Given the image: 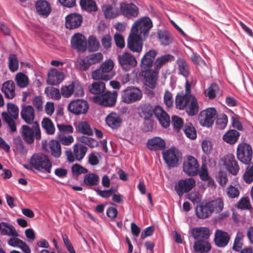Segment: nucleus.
Here are the masks:
<instances>
[{"label": "nucleus", "instance_id": "obj_57", "mask_svg": "<svg viewBox=\"0 0 253 253\" xmlns=\"http://www.w3.org/2000/svg\"><path fill=\"white\" fill-rule=\"evenodd\" d=\"M198 172L201 180L204 181L209 180L210 184L211 185L214 184V181L211 178L209 174L208 169L205 165H203L201 167V170Z\"/></svg>", "mask_w": 253, "mask_h": 253}, {"label": "nucleus", "instance_id": "obj_32", "mask_svg": "<svg viewBox=\"0 0 253 253\" xmlns=\"http://www.w3.org/2000/svg\"><path fill=\"white\" fill-rule=\"evenodd\" d=\"M106 90L105 84L101 81L93 82L88 86V90L94 96H100L103 94Z\"/></svg>", "mask_w": 253, "mask_h": 253}, {"label": "nucleus", "instance_id": "obj_27", "mask_svg": "<svg viewBox=\"0 0 253 253\" xmlns=\"http://www.w3.org/2000/svg\"><path fill=\"white\" fill-rule=\"evenodd\" d=\"M147 147L151 151L162 150L166 147V143L161 137L156 136L147 141Z\"/></svg>", "mask_w": 253, "mask_h": 253}, {"label": "nucleus", "instance_id": "obj_33", "mask_svg": "<svg viewBox=\"0 0 253 253\" xmlns=\"http://www.w3.org/2000/svg\"><path fill=\"white\" fill-rule=\"evenodd\" d=\"M48 144L49 151L46 149H45L44 147H43V149L45 151L49 152L51 156L55 158H59L62 154L60 143L57 140H51L49 142Z\"/></svg>", "mask_w": 253, "mask_h": 253}, {"label": "nucleus", "instance_id": "obj_29", "mask_svg": "<svg viewBox=\"0 0 253 253\" xmlns=\"http://www.w3.org/2000/svg\"><path fill=\"white\" fill-rule=\"evenodd\" d=\"M107 125L113 129L118 128L121 125L122 120L120 116L116 113H110L106 118Z\"/></svg>", "mask_w": 253, "mask_h": 253}, {"label": "nucleus", "instance_id": "obj_20", "mask_svg": "<svg viewBox=\"0 0 253 253\" xmlns=\"http://www.w3.org/2000/svg\"><path fill=\"white\" fill-rule=\"evenodd\" d=\"M157 55V52L151 49L147 52L141 60L140 66L142 70L150 69L154 64V61Z\"/></svg>", "mask_w": 253, "mask_h": 253}, {"label": "nucleus", "instance_id": "obj_61", "mask_svg": "<svg viewBox=\"0 0 253 253\" xmlns=\"http://www.w3.org/2000/svg\"><path fill=\"white\" fill-rule=\"evenodd\" d=\"M171 123L174 128L177 131H179L183 125V121L182 119L177 116H173L172 117Z\"/></svg>", "mask_w": 253, "mask_h": 253}, {"label": "nucleus", "instance_id": "obj_31", "mask_svg": "<svg viewBox=\"0 0 253 253\" xmlns=\"http://www.w3.org/2000/svg\"><path fill=\"white\" fill-rule=\"evenodd\" d=\"M191 234L195 240L202 238L207 239L210 237V230L207 227H195L191 229Z\"/></svg>", "mask_w": 253, "mask_h": 253}, {"label": "nucleus", "instance_id": "obj_42", "mask_svg": "<svg viewBox=\"0 0 253 253\" xmlns=\"http://www.w3.org/2000/svg\"><path fill=\"white\" fill-rule=\"evenodd\" d=\"M80 4L83 9L88 12H96L98 10L97 4L93 0H80Z\"/></svg>", "mask_w": 253, "mask_h": 253}, {"label": "nucleus", "instance_id": "obj_45", "mask_svg": "<svg viewBox=\"0 0 253 253\" xmlns=\"http://www.w3.org/2000/svg\"><path fill=\"white\" fill-rule=\"evenodd\" d=\"M0 230L3 235L12 236L15 237L18 236V234L15 228L12 225H9L6 222L1 223Z\"/></svg>", "mask_w": 253, "mask_h": 253}, {"label": "nucleus", "instance_id": "obj_46", "mask_svg": "<svg viewBox=\"0 0 253 253\" xmlns=\"http://www.w3.org/2000/svg\"><path fill=\"white\" fill-rule=\"evenodd\" d=\"M42 126L46 133L51 135L54 133L55 128L52 121L48 118H44L42 122Z\"/></svg>", "mask_w": 253, "mask_h": 253}, {"label": "nucleus", "instance_id": "obj_44", "mask_svg": "<svg viewBox=\"0 0 253 253\" xmlns=\"http://www.w3.org/2000/svg\"><path fill=\"white\" fill-rule=\"evenodd\" d=\"M199 106L195 96L192 97V100L186 107V112L188 115L193 116L199 112Z\"/></svg>", "mask_w": 253, "mask_h": 253}, {"label": "nucleus", "instance_id": "obj_63", "mask_svg": "<svg viewBox=\"0 0 253 253\" xmlns=\"http://www.w3.org/2000/svg\"><path fill=\"white\" fill-rule=\"evenodd\" d=\"M112 37L109 35H105L101 39V43L103 48L106 50H109L112 46Z\"/></svg>", "mask_w": 253, "mask_h": 253}, {"label": "nucleus", "instance_id": "obj_24", "mask_svg": "<svg viewBox=\"0 0 253 253\" xmlns=\"http://www.w3.org/2000/svg\"><path fill=\"white\" fill-rule=\"evenodd\" d=\"M230 240V237L227 232L218 229L214 234V241L218 247L223 248L226 246Z\"/></svg>", "mask_w": 253, "mask_h": 253}, {"label": "nucleus", "instance_id": "obj_14", "mask_svg": "<svg viewBox=\"0 0 253 253\" xmlns=\"http://www.w3.org/2000/svg\"><path fill=\"white\" fill-rule=\"evenodd\" d=\"M118 59L122 69L126 71L129 70L137 64L134 57L127 52H124L122 54L119 55Z\"/></svg>", "mask_w": 253, "mask_h": 253}, {"label": "nucleus", "instance_id": "obj_62", "mask_svg": "<svg viewBox=\"0 0 253 253\" xmlns=\"http://www.w3.org/2000/svg\"><path fill=\"white\" fill-rule=\"evenodd\" d=\"M75 85L71 84L68 85H65L61 88V94L66 97H69L72 95L74 92Z\"/></svg>", "mask_w": 253, "mask_h": 253}, {"label": "nucleus", "instance_id": "obj_7", "mask_svg": "<svg viewBox=\"0 0 253 253\" xmlns=\"http://www.w3.org/2000/svg\"><path fill=\"white\" fill-rule=\"evenodd\" d=\"M237 158L242 163L248 165L251 163L253 158V149L247 143H239L237 148Z\"/></svg>", "mask_w": 253, "mask_h": 253}, {"label": "nucleus", "instance_id": "obj_56", "mask_svg": "<svg viewBox=\"0 0 253 253\" xmlns=\"http://www.w3.org/2000/svg\"><path fill=\"white\" fill-rule=\"evenodd\" d=\"M86 58L89 64L92 65L100 62L103 59V56L101 53L97 52L89 54Z\"/></svg>", "mask_w": 253, "mask_h": 253}, {"label": "nucleus", "instance_id": "obj_34", "mask_svg": "<svg viewBox=\"0 0 253 253\" xmlns=\"http://www.w3.org/2000/svg\"><path fill=\"white\" fill-rule=\"evenodd\" d=\"M177 65L178 74L187 78L190 74L189 65L186 60L183 58H178L176 60Z\"/></svg>", "mask_w": 253, "mask_h": 253}, {"label": "nucleus", "instance_id": "obj_37", "mask_svg": "<svg viewBox=\"0 0 253 253\" xmlns=\"http://www.w3.org/2000/svg\"><path fill=\"white\" fill-rule=\"evenodd\" d=\"M211 249L210 243L204 240H199L194 243V250L196 253H207Z\"/></svg>", "mask_w": 253, "mask_h": 253}, {"label": "nucleus", "instance_id": "obj_53", "mask_svg": "<svg viewBox=\"0 0 253 253\" xmlns=\"http://www.w3.org/2000/svg\"><path fill=\"white\" fill-rule=\"evenodd\" d=\"M17 85L21 88L26 87L28 85V78L23 73H18L15 78Z\"/></svg>", "mask_w": 253, "mask_h": 253}, {"label": "nucleus", "instance_id": "obj_28", "mask_svg": "<svg viewBox=\"0 0 253 253\" xmlns=\"http://www.w3.org/2000/svg\"><path fill=\"white\" fill-rule=\"evenodd\" d=\"M194 95L178 94L175 97V105L179 110H183L186 108L192 100Z\"/></svg>", "mask_w": 253, "mask_h": 253}, {"label": "nucleus", "instance_id": "obj_10", "mask_svg": "<svg viewBox=\"0 0 253 253\" xmlns=\"http://www.w3.org/2000/svg\"><path fill=\"white\" fill-rule=\"evenodd\" d=\"M196 181L193 178H185L178 181L175 185V190L179 197L184 193H188L195 186Z\"/></svg>", "mask_w": 253, "mask_h": 253}, {"label": "nucleus", "instance_id": "obj_12", "mask_svg": "<svg viewBox=\"0 0 253 253\" xmlns=\"http://www.w3.org/2000/svg\"><path fill=\"white\" fill-rule=\"evenodd\" d=\"M143 40V37L131 32L127 41V47L133 52L139 53L142 49Z\"/></svg>", "mask_w": 253, "mask_h": 253}, {"label": "nucleus", "instance_id": "obj_58", "mask_svg": "<svg viewBox=\"0 0 253 253\" xmlns=\"http://www.w3.org/2000/svg\"><path fill=\"white\" fill-rule=\"evenodd\" d=\"M18 61L15 54H12L9 57V68L12 72H15L18 68Z\"/></svg>", "mask_w": 253, "mask_h": 253}, {"label": "nucleus", "instance_id": "obj_50", "mask_svg": "<svg viewBox=\"0 0 253 253\" xmlns=\"http://www.w3.org/2000/svg\"><path fill=\"white\" fill-rule=\"evenodd\" d=\"M91 76L92 79L94 80H103L105 81L109 80L108 78V75L105 73L100 66L99 68L96 69L92 72Z\"/></svg>", "mask_w": 253, "mask_h": 253}, {"label": "nucleus", "instance_id": "obj_1", "mask_svg": "<svg viewBox=\"0 0 253 253\" xmlns=\"http://www.w3.org/2000/svg\"><path fill=\"white\" fill-rule=\"evenodd\" d=\"M152 27L153 23L151 19L148 16L142 17L133 23L131 32L146 40Z\"/></svg>", "mask_w": 253, "mask_h": 253}, {"label": "nucleus", "instance_id": "obj_25", "mask_svg": "<svg viewBox=\"0 0 253 253\" xmlns=\"http://www.w3.org/2000/svg\"><path fill=\"white\" fill-rule=\"evenodd\" d=\"M20 114L22 119L26 123L33 125L35 122H34L35 118V111L31 105H22Z\"/></svg>", "mask_w": 253, "mask_h": 253}, {"label": "nucleus", "instance_id": "obj_38", "mask_svg": "<svg viewBox=\"0 0 253 253\" xmlns=\"http://www.w3.org/2000/svg\"><path fill=\"white\" fill-rule=\"evenodd\" d=\"M174 60L173 55L168 54L158 57L154 62V68L159 71V69L166 63Z\"/></svg>", "mask_w": 253, "mask_h": 253}, {"label": "nucleus", "instance_id": "obj_9", "mask_svg": "<svg viewBox=\"0 0 253 253\" xmlns=\"http://www.w3.org/2000/svg\"><path fill=\"white\" fill-rule=\"evenodd\" d=\"M68 110L72 113L79 115L85 114L89 109L88 102L83 99H78L72 101L68 105Z\"/></svg>", "mask_w": 253, "mask_h": 253}, {"label": "nucleus", "instance_id": "obj_22", "mask_svg": "<svg viewBox=\"0 0 253 253\" xmlns=\"http://www.w3.org/2000/svg\"><path fill=\"white\" fill-rule=\"evenodd\" d=\"M154 114L162 126L167 128L169 126V116L162 107L159 106H156L154 109Z\"/></svg>", "mask_w": 253, "mask_h": 253}, {"label": "nucleus", "instance_id": "obj_23", "mask_svg": "<svg viewBox=\"0 0 253 253\" xmlns=\"http://www.w3.org/2000/svg\"><path fill=\"white\" fill-rule=\"evenodd\" d=\"M66 27L69 29L78 28L83 22V17L80 14L74 13L68 15L65 18Z\"/></svg>", "mask_w": 253, "mask_h": 253}, {"label": "nucleus", "instance_id": "obj_60", "mask_svg": "<svg viewBox=\"0 0 253 253\" xmlns=\"http://www.w3.org/2000/svg\"><path fill=\"white\" fill-rule=\"evenodd\" d=\"M227 195L230 198H237L240 195L239 189L232 185H229L226 190Z\"/></svg>", "mask_w": 253, "mask_h": 253}, {"label": "nucleus", "instance_id": "obj_64", "mask_svg": "<svg viewBox=\"0 0 253 253\" xmlns=\"http://www.w3.org/2000/svg\"><path fill=\"white\" fill-rule=\"evenodd\" d=\"M201 147L203 152L208 155L211 153L212 149V145L211 142L209 140H204L201 144Z\"/></svg>", "mask_w": 253, "mask_h": 253}, {"label": "nucleus", "instance_id": "obj_6", "mask_svg": "<svg viewBox=\"0 0 253 253\" xmlns=\"http://www.w3.org/2000/svg\"><path fill=\"white\" fill-rule=\"evenodd\" d=\"M118 92L116 91L111 92L105 91L100 96H94L92 97L93 102L105 107L114 106L117 101Z\"/></svg>", "mask_w": 253, "mask_h": 253}, {"label": "nucleus", "instance_id": "obj_55", "mask_svg": "<svg viewBox=\"0 0 253 253\" xmlns=\"http://www.w3.org/2000/svg\"><path fill=\"white\" fill-rule=\"evenodd\" d=\"M100 46V43L95 37L91 36L88 40V49L90 51H97Z\"/></svg>", "mask_w": 253, "mask_h": 253}, {"label": "nucleus", "instance_id": "obj_15", "mask_svg": "<svg viewBox=\"0 0 253 253\" xmlns=\"http://www.w3.org/2000/svg\"><path fill=\"white\" fill-rule=\"evenodd\" d=\"M71 47L80 52H84L86 50V40L80 33L75 34L71 41Z\"/></svg>", "mask_w": 253, "mask_h": 253}, {"label": "nucleus", "instance_id": "obj_21", "mask_svg": "<svg viewBox=\"0 0 253 253\" xmlns=\"http://www.w3.org/2000/svg\"><path fill=\"white\" fill-rule=\"evenodd\" d=\"M157 55V52L151 49L147 52L141 60L140 66L142 70L150 69L154 64V61Z\"/></svg>", "mask_w": 253, "mask_h": 253}, {"label": "nucleus", "instance_id": "obj_17", "mask_svg": "<svg viewBox=\"0 0 253 253\" xmlns=\"http://www.w3.org/2000/svg\"><path fill=\"white\" fill-rule=\"evenodd\" d=\"M223 162L226 170L232 175H237L239 172L240 167L234 155L233 154H228L224 158Z\"/></svg>", "mask_w": 253, "mask_h": 253}, {"label": "nucleus", "instance_id": "obj_11", "mask_svg": "<svg viewBox=\"0 0 253 253\" xmlns=\"http://www.w3.org/2000/svg\"><path fill=\"white\" fill-rule=\"evenodd\" d=\"M183 170L189 176L196 175L199 170V165L197 160L192 156H188L183 164Z\"/></svg>", "mask_w": 253, "mask_h": 253}, {"label": "nucleus", "instance_id": "obj_8", "mask_svg": "<svg viewBox=\"0 0 253 253\" xmlns=\"http://www.w3.org/2000/svg\"><path fill=\"white\" fill-rule=\"evenodd\" d=\"M217 117V111L214 108H209L202 111L198 116L200 124L203 126L210 127Z\"/></svg>", "mask_w": 253, "mask_h": 253}, {"label": "nucleus", "instance_id": "obj_2", "mask_svg": "<svg viewBox=\"0 0 253 253\" xmlns=\"http://www.w3.org/2000/svg\"><path fill=\"white\" fill-rule=\"evenodd\" d=\"M30 164L36 170L40 171L51 172L52 163L48 157L42 153H36L30 159Z\"/></svg>", "mask_w": 253, "mask_h": 253}, {"label": "nucleus", "instance_id": "obj_30", "mask_svg": "<svg viewBox=\"0 0 253 253\" xmlns=\"http://www.w3.org/2000/svg\"><path fill=\"white\" fill-rule=\"evenodd\" d=\"M212 212L208 203L198 206L196 209V214L197 217L201 219L208 218Z\"/></svg>", "mask_w": 253, "mask_h": 253}, {"label": "nucleus", "instance_id": "obj_16", "mask_svg": "<svg viewBox=\"0 0 253 253\" xmlns=\"http://www.w3.org/2000/svg\"><path fill=\"white\" fill-rule=\"evenodd\" d=\"M120 11L122 14L128 19H133L138 16L139 9L133 3H121L120 4Z\"/></svg>", "mask_w": 253, "mask_h": 253}, {"label": "nucleus", "instance_id": "obj_40", "mask_svg": "<svg viewBox=\"0 0 253 253\" xmlns=\"http://www.w3.org/2000/svg\"><path fill=\"white\" fill-rule=\"evenodd\" d=\"M101 69L103 70L105 73L108 75L109 80H111L115 75L113 69L114 66V63L111 59L106 60L100 66Z\"/></svg>", "mask_w": 253, "mask_h": 253}, {"label": "nucleus", "instance_id": "obj_39", "mask_svg": "<svg viewBox=\"0 0 253 253\" xmlns=\"http://www.w3.org/2000/svg\"><path fill=\"white\" fill-rule=\"evenodd\" d=\"M240 133L235 130H229L223 135V140L230 144H235L238 140Z\"/></svg>", "mask_w": 253, "mask_h": 253}, {"label": "nucleus", "instance_id": "obj_51", "mask_svg": "<svg viewBox=\"0 0 253 253\" xmlns=\"http://www.w3.org/2000/svg\"><path fill=\"white\" fill-rule=\"evenodd\" d=\"M219 91L218 85L216 84H212L205 91V93L210 99H213L219 94Z\"/></svg>", "mask_w": 253, "mask_h": 253}, {"label": "nucleus", "instance_id": "obj_41", "mask_svg": "<svg viewBox=\"0 0 253 253\" xmlns=\"http://www.w3.org/2000/svg\"><path fill=\"white\" fill-rule=\"evenodd\" d=\"M100 181L99 176L95 173L86 174L84 178V183L88 186L97 185Z\"/></svg>", "mask_w": 253, "mask_h": 253}, {"label": "nucleus", "instance_id": "obj_18", "mask_svg": "<svg viewBox=\"0 0 253 253\" xmlns=\"http://www.w3.org/2000/svg\"><path fill=\"white\" fill-rule=\"evenodd\" d=\"M163 158L168 166L175 167L178 162V151L174 148H170L163 153Z\"/></svg>", "mask_w": 253, "mask_h": 253}, {"label": "nucleus", "instance_id": "obj_52", "mask_svg": "<svg viewBox=\"0 0 253 253\" xmlns=\"http://www.w3.org/2000/svg\"><path fill=\"white\" fill-rule=\"evenodd\" d=\"M184 132L186 136L191 139L194 140L197 137L196 129L191 123L185 125Z\"/></svg>", "mask_w": 253, "mask_h": 253}, {"label": "nucleus", "instance_id": "obj_35", "mask_svg": "<svg viewBox=\"0 0 253 253\" xmlns=\"http://www.w3.org/2000/svg\"><path fill=\"white\" fill-rule=\"evenodd\" d=\"M1 90L5 97L12 99L15 95V84L12 81H8L4 83L2 86Z\"/></svg>", "mask_w": 253, "mask_h": 253}, {"label": "nucleus", "instance_id": "obj_13", "mask_svg": "<svg viewBox=\"0 0 253 253\" xmlns=\"http://www.w3.org/2000/svg\"><path fill=\"white\" fill-rule=\"evenodd\" d=\"M145 84L151 89L156 87L159 77V71L155 68L142 70Z\"/></svg>", "mask_w": 253, "mask_h": 253}, {"label": "nucleus", "instance_id": "obj_5", "mask_svg": "<svg viewBox=\"0 0 253 253\" xmlns=\"http://www.w3.org/2000/svg\"><path fill=\"white\" fill-rule=\"evenodd\" d=\"M142 91L137 87H127L121 93L122 101L126 104H131L139 101L142 97Z\"/></svg>", "mask_w": 253, "mask_h": 253}, {"label": "nucleus", "instance_id": "obj_36", "mask_svg": "<svg viewBox=\"0 0 253 253\" xmlns=\"http://www.w3.org/2000/svg\"><path fill=\"white\" fill-rule=\"evenodd\" d=\"M75 128L77 131L84 135L91 136L93 134V129L86 121L79 122L75 125Z\"/></svg>", "mask_w": 253, "mask_h": 253}, {"label": "nucleus", "instance_id": "obj_48", "mask_svg": "<svg viewBox=\"0 0 253 253\" xmlns=\"http://www.w3.org/2000/svg\"><path fill=\"white\" fill-rule=\"evenodd\" d=\"M212 212H220L223 208V201L221 198H217L215 200L208 202Z\"/></svg>", "mask_w": 253, "mask_h": 253}, {"label": "nucleus", "instance_id": "obj_49", "mask_svg": "<svg viewBox=\"0 0 253 253\" xmlns=\"http://www.w3.org/2000/svg\"><path fill=\"white\" fill-rule=\"evenodd\" d=\"M158 35L161 43L164 45H168L172 42L170 34L166 31H160Z\"/></svg>", "mask_w": 253, "mask_h": 253}, {"label": "nucleus", "instance_id": "obj_3", "mask_svg": "<svg viewBox=\"0 0 253 253\" xmlns=\"http://www.w3.org/2000/svg\"><path fill=\"white\" fill-rule=\"evenodd\" d=\"M7 110L8 112H4L1 114L3 120L8 125L11 131H16L17 129L15 120L18 118L19 108L12 103H8Z\"/></svg>", "mask_w": 253, "mask_h": 253}, {"label": "nucleus", "instance_id": "obj_47", "mask_svg": "<svg viewBox=\"0 0 253 253\" xmlns=\"http://www.w3.org/2000/svg\"><path fill=\"white\" fill-rule=\"evenodd\" d=\"M243 179L245 182L248 184L253 182V163L248 164L243 175Z\"/></svg>", "mask_w": 253, "mask_h": 253}, {"label": "nucleus", "instance_id": "obj_54", "mask_svg": "<svg viewBox=\"0 0 253 253\" xmlns=\"http://www.w3.org/2000/svg\"><path fill=\"white\" fill-rule=\"evenodd\" d=\"M139 109L141 111L142 116L146 120H149L154 113V110H152L149 105L144 104L140 106Z\"/></svg>", "mask_w": 253, "mask_h": 253}, {"label": "nucleus", "instance_id": "obj_4", "mask_svg": "<svg viewBox=\"0 0 253 253\" xmlns=\"http://www.w3.org/2000/svg\"><path fill=\"white\" fill-rule=\"evenodd\" d=\"M34 130L27 125H23L21 127V135L25 142L28 144L34 143L35 138L39 140L41 139V133L39 124L35 122L33 125Z\"/></svg>", "mask_w": 253, "mask_h": 253}, {"label": "nucleus", "instance_id": "obj_43", "mask_svg": "<svg viewBox=\"0 0 253 253\" xmlns=\"http://www.w3.org/2000/svg\"><path fill=\"white\" fill-rule=\"evenodd\" d=\"M73 152L76 160L80 161L84 158L87 152V148L82 144H75L73 147Z\"/></svg>", "mask_w": 253, "mask_h": 253}, {"label": "nucleus", "instance_id": "obj_19", "mask_svg": "<svg viewBox=\"0 0 253 253\" xmlns=\"http://www.w3.org/2000/svg\"><path fill=\"white\" fill-rule=\"evenodd\" d=\"M35 7L37 14L44 18L48 17L51 11L50 3L45 0H37Z\"/></svg>", "mask_w": 253, "mask_h": 253}, {"label": "nucleus", "instance_id": "obj_59", "mask_svg": "<svg viewBox=\"0 0 253 253\" xmlns=\"http://www.w3.org/2000/svg\"><path fill=\"white\" fill-rule=\"evenodd\" d=\"M227 123V116L225 114H222L216 120V127L219 129H223L226 126Z\"/></svg>", "mask_w": 253, "mask_h": 253}, {"label": "nucleus", "instance_id": "obj_26", "mask_svg": "<svg viewBox=\"0 0 253 253\" xmlns=\"http://www.w3.org/2000/svg\"><path fill=\"white\" fill-rule=\"evenodd\" d=\"M47 75V83L50 85H57L61 83L64 78L63 72L54 68L49 71Z\"/></svg>", "mask_w": 253, "mask_h": 253}]
</instances>
